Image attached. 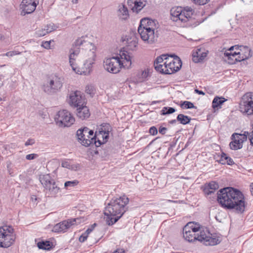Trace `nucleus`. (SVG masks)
Returning <instances> with one entry per match:
<instances>
[{
    "instance_id": "f257e3e1",
    "label": "nucleus",
    "mask_w": 253,
    "mask_h": 253,
    "mask_svg": "<svg viewBox=\"0 0 253 253\" xmlns=\"http://www.w3.org/2000/svg\"><path fill=\"white\" fill-rule=\"evenodd\" d=\"M96 47L82 37L77 39L70 50L69 63L73 71L82 74L89 71L96 56Z\"/></svg>"
},
{
    "instance_id": "f03ea898",
    "label": "nucleus",
    "mask_w": 253,
    "mask_h": 253,
    "mask_svg": "<svg viewBox=\"0 0 253 253\" xmlns=\"http://www.w3.org/2000/svg\"><path fill=\"white\" fill-rule=\"evenodd\" d=\"M217 200L222 207L227 209H233L238 213H242L245 209L244 195L238 189L226 187L217 193Z\"/></svg>"
},
{
    "instance_id": "7ed1b4c3",
    "label": "nucleus",
    "mask_w": 253,
    "mask_h": 253,
    "mask_svg": "<svg viewBox=\"0 0 253 253\" xmlns=\"http://www.w3.org/2000/svg\"><path fill=\"white\" fill-rule=\"evenodd\" d=\"M183 235L189 242L198 240L206 246H214L219 243L218 239L212 237L208 229H202L198 224L194 222H189L184 227Z\"/></svg>"
},
{
    "instance_id": "20e7f679",
    "label": "nucleus",
    "mask_w": 253,
    "mask_h": 253,
    "mask_svg": "<svg viewBox=\"0 0 253 253\" xmlns=\"http://www.w3.org/2000/svg\"><path fill=\"white\" fill-rule=\"evenodd\" d=\"M128 202L129 199L125 195L111 199L104 211L109 225L115 223L123 216L126 211V207Z\"/></svg>"
},
{
    "instance_id": "39448f33",
    "label": "nucleus",
    "mask_w": 253,
    "mask_h": 253,
    "mask_svg": "<svg viewBox=\"0 0 253 253\" xmlns=\"http://www.w3.org/2000/svg\"><path fill=\"white\" fill-rule=\"evenodd\" d=\"M62 85V79L56 74H52L47 77L42 89L46 93L51 94L59 91Z\"/></svg>"
},
{
    "instance_id": "423d86ee",
    "label": "nucleus",
    "mask_w": 253,
    "mask_h": 253,
    "mask_svg": "<svg viewBox=\"0 0 253 253\" xmlns=\"http://www.w3.org/2000/svg\"><path fill=\"white\" fill-rule=\"evenodd\" d=\"M193 15L192 9L190 7H172L170 9V19L176 22L185 23L189 20Z\"/></svg>"
},
{
    "instance_id": "0eeeda50",
    "label": "nucleus",
    "mask_w": 253,
    "mask_h": 253,
    "mask_svg": "<svg viewBox=\"0 0 253 253\" xmlns=\"http://www.w3.org/2000/svg\"><path fill=\"white\" fill-rule=\"evenodd\" d=\"M16 237L14 229L11 226L0 227V247L7 248L15 242Z\"/></svg>"
},
{
    "instance_id": "6e6552de",
    "label": "nucleus",
    "mask_w": 253,
    "mask_h": 253,
    "mask_svg": "<svg viewBox=\"0 0 253 253\" xmlns=\"http://www.w3.org/2000/svg\"><path fill=\"white\" fill-rule=\"evenodd\" d=\"M39 179L44 188L45 194L48 197H54L59 192L60 188L49 174L41 175Z\"/></svg>"
},
{
    "instance_id": "1a4fd4ad",
    "label": "nucleus",
    "mask_w": 253,
    "mask_h": 253,
    "mask_svg": "<svg viewBox=\"0 0 253 253\" xmlns=\"http://www.w3.org/2000/svg\"><path fill=\"white\" fill-rule=\"evenodd\" d=\"M169 58L165 61L163 71L161 72L164 74H171L174 73L180 70L182 66V62L180 58L177 56L169 55Z\"/></svg>"
},
{
    "instance_id": "9d476101",
    "label": "nucleus",
    "mask_w": 253,
    "mask_h": 253,
    "mask_svg": "<svg viewBox=\"0 0 253 253\" xmlns=\"http://www.w3.org/2000/svg\"><path fill=\"white\" fill-rule=\"evenodd\" d=\"M55 120L60 126L69 127L75 122V118L70 112L66 110L59 111L56 115Z\"/></svg>"
},
{
    "instance_id": "9b49d317",
    "label": "nucleus",
    "mask_w": 253,
    "mask_h": 253,
    "mask_svg": "<svg viewBox=\"0 0 253 253\" xmlns=\"http://www.w3.org/2000/svg\"><path fill=\"white\" fill-rule=\"evenodd\" d=\"M240 111L247 115L253 114V93L248 92L242 98L239 106Z\"/></svg>"
},
{
    "instance_id": "f8f14e48",
    "label": "nucleus",
    "mask_w": 253,
    "mask_h": 253,
    "mask_svg": "<svg viewBox=\"0 0 253 253\" xmlns=\"http://www.w3.org/2000/svg\"><path fill=\"white\" fill-rule=\"evenodd\" d=\"M104 69L108 72L117 74L120 72L122 68V63L119 56L112 57L105 59L103 62Z\"/></svg>"
},
{
    "instance_id": "ddd939ff",
    "label": "nucleus",
    "mask_w": 253,
    "mask_h": 253,
    "mask_svg": "<svg viewBox=\"0 0 253 253\" xmlns=\"http://www.w3.org/2000/svg\"><path fill=\"white\" fill-rule=\"evenodd\" d=\"M86 103L84 95L80 91H76L71 93L70 95V105L75 107L83 106Z\"/></svg>"
},
{
    "instance_id": "4468645a",
    "label": "nucleus",
    "mask_w": 253,
    "mask_h": 253,
    "mask_svg": "<svg viewBox=\"0 0 253 253\" xmlns=\"http://www.w3.org/2000/svg\"><path fill=\"white\" fill-rule=\"evenodd\" d=\"M79 218H73L64 220L55 225L52 229L54 232H65L72 225H76Z\"/></svg>"
},
{
    "instance_id": "2eb2a0df",
    "label": "nucleus",
    "mask_w": 253,
    "mask_h": 253,
    "mask_svg": "<svg viewBox=\"0 0 253 253\" xmlns=\"http://www.w3.org/2000/svg\"><path fill=\"white\" fill-rule=\"evenodd\" d=\"M38 3V0H23L20 5L22 9L21 14L25 15L26 14L32 13L36 9Z\"/></svg>"
},
{
    "instance_id": "dca6fc26",
    "label": "nucleus",
    "mask_w": 253,
    "mask_h": 253,
    "mask_svg": "<svg viewBox=\"0 0 253 253\" xmlns=\"http://www.w3.org/2000/svg\"><path fill=\"white\" fill-rule=\"evenodd\" d=\"M138 32L140 36L141 39L148 43H153L157 37L155 34V31L153 30L143 29L142 28H138Z\"/></svg>"
},
{
    "instance_id": "f3484780",
    "label": "nucleus",
    "mask_w": 253,
    "mask_h": 253,
    "mask_svg": "<svg viewBox=\"0 0 253 253\" xmlns=\"http://www.w3.org/2000/svg\"><path fill=\"white\" fill-rule=\"evenodd\" d=\"M141 27L143 29H150L155 31L157 28V21L148 18H143L140 20L138 28H141Z\"/></svg>"
},
{
    "instance_id": "a211bd4d",
    "label": "nucleus",
    "mask_w": 253,
    "mask_h": 253,
    "mask_svg": "<svg viewBox=\"0 0 253 253\" xmlns=\"http://www.w3.org/2000/svg\"><path fill=\"white\" fill-rule=\"evenodd\" d=\"M95 138L96 140V147L100 146L102 144L106 143L109 138V131L101 130L99 131L98 132L96 131L94 135Z\"/></svg>"
},
{
    "instance_id": "6ab92c4d",
    "label": "nucleus",
    "mask_w": 253,
    "mask_h": 253,
    "mask_svg": "<svg viewBox=\"0 0 253 253\" xmlns=\"http://www.w3.org/2000/svg\"><path fill=\"white\" fill-rule=\"evenodd\" d=\"M233 140L229 144L230 147L232 150L241 149L243 146L244 139L241 138V134L234 133L232 135Z\"/></svg>"
},
{
    "instance_id": "aec40b11",
    "label": "nucleus",
    "mask_w": 253,
    "mask_h": 253,
    "mask_svg": "<svg viewBox=\"0 0 253 253\" xmlns=\"http://www.w3.org/2000/svg\"><path fill=\"white\" fill-rule=\"evenodd\" d=\"M236 51L239 62L247 59L251 56V49L247 46H239L238 50Z\"/></svg>"
},
{
    "instance_id": "412c9836",
    "label": "nucleus",
    "mask_w": 253,
    "mask_h": 253,
    "mask_svg": "<svg viewBox=\"0 0 253 253\" xmlns=\"http://www.w3.org/2000/svg\"><path fill=\"white\" fill-rule=\"evenodd\" d=\"M169 57V54H162L156 58L154 62V66L157 71L161 73L165 65L164 60L167 61Z\"/></svg>"
},
{
    "instance_id": "4be33fe9",
    "label": "nucleus",
    "mask_w": 253,
    "mask_h": 253,
    "mask_svg": "<svg viewBox=\"0 0 253 253\" xmlns=\"http://www.w3.org/2000/svg\"><path fill=\"white\" fill-rule=\"evenodd\" d=\"M208 51L204 49H197L195 51H193L192 54V60L193 62L198 63L202 61L207 56Z\"/></svg>"
},
{
    "instance_id": "5701e85b",
    "label": "nucleus",
    "mask_w": 253,
    "mask_h": 253,
    "mask_svg": "<svg viewBox=\"0 0 253 253\" xmlns=\"http://www.w3.org/2000/svg\"><path fill=\"white\" fill-rule=\"evenodd\" d=\"M121 63H122V68L128 69L131 65V57L127 51H123L120 54Z\"/></svg>"
},
{
    "instance_id": "b1692460",
    "label": "nucleus",
    "mask_w": 253,
    "mask_h": 253,
    "mask_svg": "<svg viewBox=\"0 0 253 253\" xmlns=\"http://www.w3.org/2000/svg\"><path fill=\"white\" fill-rule=\"evenodd\" d=\"M90 113L85 104L77 107V116L81 120H84L90 116Z\"/></svg>"
},
{
    "instance_id": "393cba45",
    "label": "nucleus",
    "mask_w": 253,
    "mask_h": 253,
    "mask_svg": "<svg viewBox=\"0 0 253 253\" xmlns=\"http://www.w3.org/2000/svg\"><path fill=\"white\" fill-rule=\"evenodd\" d=\"M223 58L226 62L230 64H234L236 63V62H239L237 59L236 51L232 52L226 51L224 53Z\"/></svg>"
},
{
    "instance_id": "a878e982",
    "label": "nucleus",
    "mask_w": 253,
    "mask_h": 253,
    "mask_svg": "<svg viewBox=\"0 0 253 253\" xmlns=\"http://www.w3.org/2000/svg\"><path fill=\"white\" fill-rule=\"evenodd\" d=\"M118 15L122 20H126L129 17L128 10L125 4L122 3L119 5Z\"/></svg>"
},
{
    "instance_id": "bb28decb",
    "label": "nucleus",
    "mask_w": 253,
    "mask_h": 253,
    "mask_svg": "<svg viewBox=\"0 0 253 253\" xmlns=\"http://www.w3.org/2000/svg\"><path fill=\"white\" fill-rule=\"evenodd\" d=\"M128 5L133 12L138 13L144 7L145 4L142 0H138L132 3L128 4Z\"/></svg>"
},
{
    "instance_id": "cd10ccee",
    "label": "nucleus",
    "mask_w": 253,
    "mask_h": 253,
    "mask_svg": "<svg viewBox=\"0 0 253 253\" xmlns=\"http://www.w3.org/2000/svg\"><path fill=\"white\" fill-rule=\"evenodd\" d=\"M78 139L83 146L85 147H88L90 145H95V144H96V140L95 136L92 137L91 138H89L87 136H84L83 138Z\"/></svg>"
},
{
    "instance_id": "c85d7f7f",
    "label": "nucleus",
    "mask_w": 253,
    "mask_h": 253,
    "mask_svg": "<svg viewBox=\"0 0 253 253\" xmlns=\"http://www.w3.org/2000/svg\"><path fill=\"white\" fill-rule=\"evenodd\" d=\"M218 162L222 165L227 164L228 165H232L234 164L233 160L224 152L221 153Z\"/></svg>"
},
{
    "instance_id": "c756f323",
    "label": "nucleus",
    "mask_w": 253,
    "mask_h": 253,
    "mask_svg": "<svg viewBox=\"0 0 253 253\" xmlns=\"http://www.w3.org/2000/svg\"><path fill=\"white\" fill-rule=\"evenodd\" d=\"M226 100H227L223 97L216 96L212 101V107L214 109L218 108V107H220V105Z\"/></svg>"
},
{
    "instance_id": "7c9ffc66",
    "label": "nucleus",
    "mask_w": 253,
    "mask_h": 253,
    "mask_svg": "<svg viewBox=\"0 0 253 253\" xmlns=\"http://www.w3.org/2000/svg\"><path fill=\"white\" fill-rule=\"evenodd\" d=\"M37 246L40 249L49 250L52 248V243L48 241H41L38 243Z\"/></svg>"
},
{
    "instance_id": "2f4dec72",
    "label": "nucleus",
    "mask_w": 253,
    "mask_h": 253,
    "mask_svg": "<svg viewBox=\"0 0 253 253\" xmlns=\"http://www.w3.org/2000/svg\"><path fill=\"white\" fill-rule=\"evenodd\" d=\"M191 119L187 116L182 114H179L177 116L176 120L182 125H186L190 123Z\"/></svg>"
},
{
    "instance_id": "473e14b6",
    "label": "nucleus",
    "mask_w": 253,
    "mask_h": 253,
    "mask_svg": "<svg viewBox=\"0 0 253 253\" xmlns=\"http://www.w3.org/2000/svg\"><path fill=\"white\" fill-rule=\"evenodd\" d=\"M89 130V128L87 127H84L83 128L78 129L76 134L78 139L83 138L84 136H87Z\"/></svg>"
},
{
    "instance_id": "72a5a7b5",
    "label": "nucleus",
    "mask_w": 253,
    "mask_h": 253,
    "mask_svg": "<svg viewBox=\"0 0 253 253\" xmlns=\"http://www.w3.org/2000/svg\"><path fill=\"white\" fill-rule=\"evenodd\" d=\"M149 75L148 69L144 70V71H141L137 74L138 81L140 82H142L144 81Z\"/></svg>"
},
{
    "instance_id": "f704fd0d",
    "label": "nucleus",
    "mask_w": 253,
    "mask_h": 253,
    "mask_svg": "<svg viewBox=\"0 0 253 253\" xmlns=\"http://www.w3.org/2000/svg\"><path fill=\"white\" fill-rule=\"evenodd\" d=\"M180 107L182 109H191L196 108L194 105L193 103L190 101H184L181 104Z\"/></svg>"
},
{
    "instance_id": "c9c22d12",
    "label": "nucleus",
    "mask_w": 253,
    "mask_h": 253,
    "mask_svg": "<svg viewBox=\"0 0 253 253\" xmlns=\"http://www.w3.org/2000/svg\"><path fill=\"white\" fill-rule=\"evenodd\" d=\"M175 109L174 108L169 107H165L162 110V115H167L172 114L175 112Z\"/></svg>"
},
{
    "instance_id": "e433bc0d",
    "label": "nucleus",
    "mask_w": 253,
    "mask_h": 253,
    "mask_svg": "<svg viewBox=\"0 0 253 253\" xmlns=\"http://www.w3.org/2000/svg\"><path fill=\"white\" fill-rule=\"evenodd\" d=\"M58 27L53 23H50L44 26V28L46 30L47 33H49L53 31H55Z\"/></svg>"
},
{
    "instance_id": "4c0bfd02",
    "label": "nucleus",
    "mask_w": 253,
    "mask_h": 253,
    "mask_svg": "<svg viewBox=\"0 0 253 253\" xmlns=\"http://www.w3.org/2000/svg\"><path fill=\"white\" fill-rule=\"evenodd\" d=\"M208 187H209L214 192L218 188V184L217 183L214 181H211L210 182L208 185H206Z\"/></svg>"
},
{
    "instance_id": "58836bf2",
    "label": "nucleus",
    "mask_w": 253,
    "mask_h": 253,
    "mask_svg": "<svg viewBox=\"0 0 253 253\" xmlns=\"http://www.w3.org/2000/svg\"><path fill=\"white\" fill-rule=\"evenodd\" d=\"M61 166L63 168H65L68 169H74V167H73V166L72 165H71L69 162L68 160L62 161L61 163Z\"/></svg>"
},
{
    "instance_id": "ea45409f",
    "label": "nucleus",
    "mask_w": 253,
    "mask_h": 253,
    "mask_svg": "<svg viewBox=\"0 0 253 253\" xmlns=\"http://www.w3.org/2000/svg\"><path fill=\"white\" fill-rule=\"evenodd\" d=\"M47 32L44 28H42L36 32L35 34L37 37H41L47 34Z\"/></svg>"
},
{
    "instance_id": "a19ab883",
    "label": "nucleus",
    "mask_w": 253,
    "mask_h": 253,
    "mask_svg": "<svg viewBox=\"0 0 253 253\" xmlns=\"http://www.w3.org/2000/svg\"><path fill=\"white\" fill-rule=\"evenodd\" d=\"M79 182L78 180H75L73 181H66L65 184L64 186L65 187H74L76 185H77L78 184Z\"/></svg>"
},
{
    "instance_id": "79ce46f5",
    "label": "nucleus",
    "mask_w": 253,
    "mask_h": 253,
    "mask_svg": "<svg viewBox=\"0 0 253 253\" xmlns=\"http://www.w3.org/2000/svg\"><path fill=\"white\" fill-rule=\"evenodd\" d=\"M20 54V52H19L18 51L14 50V51H8L7 52H6L4 54V55L8 56V57H12L14 55H18Z\"/></svg>"
},
{
    "instance_id": "37998d69",
    "label": "nucleus",
    "mask_w": 253,
    "mask_h": 253,
    "mask_svg": "<svg viewBox=\"0 0 253 253\" xmlns=\"http://www.w3.org/2000/svg\"><path fill=\"white\" fill-rule=\"evenodd\" d=\"M204 192L206 195H209L214 192L206 185L204 189Z\"/></svg>"
},
{
    "instance_id": "c03bdc74",
    "label": "nucleus",
    "mask_w": 253,
    "mask_h": 253,
    "mask_svg": "<svg viewBox=\"0 0 253 253\" xmlns=\"http://www.w3.org/2000/svg\"><path fill=\"white\" fill-rule=\"evenodd\" d=\"M193 1L197 4L199 5H204L207 3L209 0H192Z\"/></svg>"
},
{
    "instance_id": "a18cd8bd",
    "label": "nucleus",
    "mask_w": 253,
    "mask_h": 253,
    "mask_svg": "<svg viewBox=\"0 0 253 253\" xmlns=\"http://www.w3.org/2000/svg\"><path fill=\"white\" fill-rule=\"evenodd\" d=\"M38 157V155L37 154H31L27 155L26 159L28 160H34Z\"/></svg>"
},
{
    "instance_id": "49530a36",
    "label": "nucleus",
    "mask_w": 253,
    "mask_h": 253,
    "mask_svg": "<svg viewBox=\"0 0 253 253\" xmlns=\"http://www.w3.org/2000/svg\"><path fill=\"white\" fill-rule=\"evenodd\" d=\"M51 42V41L42 42V46H43L44 48L49 49L50 48Z\"/></svg>"
},
{
    "instance_id": "de8ad7c7",
    "label": "nucleus",
    "mask_w": 253,
    "mask_h": 253,
    "mask_svg": "<svg viewBox=\"0 0 253 253\" xmlns=\"http://www.w3.org/2000/svg\"><path fill=\"white\" fill-rule=\"evenodd\" d=\"M149 133L153 135H155L158 133L157 128L155 126H152L149 129Z\"/></svg>"
},
{
    "instance_id": "09e8293b",
    "label": "nucleus",
    "mask_w": 253,
    "mask_h": 253,
    "mask_svg": "<svg viewBox=\"0 0 253 253\" xmlns=\"http://www.w3.org/2000/svg\"><path fill=\"white\" fill-rule=\"evenodd\" d=\"M250 135H252V132L249 133L248 131H244V134H241V138L244 139V141L247 140V136H248L249 137Z\"/></svg>"
},
{
    "instance_id": "8fccbe9b",
    "label": "nucleus",
    "mask_w": 253,
    "mask_h": 253,
    "mask_svg": "<svg viewBox=\"0 0 253 253\" xmlns=\"http://www.w3.org/2000/svg\"><path fill=\"white\" fill-rule=\"evenodd\" d=\"M35 142V141L34 139H29L27 140V141L25 142V145L26 146H29V145H32L34 144Z\"/></svg>"
},
{
    "instance_id": "3c124183",
    "label": "nucleus",
    "mask_w": 253,
    "mask_h": 253,
    "mask_svg": "<svg viewBox=\"0 0 253 253\" xmlns=\"http://www.w3.org/2000/svg\"><path fill=\"white\" fill-rule=\"evenodd\" d=\"M87 235H86L85 234H83L82 235H81L80 238H79V241L80 242H84L86 239H87Z\"/></svg>"
},
{
    "instance_id": "603ef678",
    "label": "nucleus",
    "mask_w": 253,
    "mask_h": 253,
    "mask_svg": "<svg viewBox=\"0 0 253 253\" xmlns=\"http://www.w3.org/2000/svg\"><path fill=\"white\" fill-rule=\"evenodd\" d=\"M167 128L165 127L160 126L159 131L160 133L162 134H165L166 132Z\"/></svg>"
},
{
    "instance_id": "864d4df0",
    "label": "nucleus",
    "mask_w": 253,
    "mask_h": 253,
    "mask_svg": "<svg viewBox=\"0 0 253 253\" xmlns=\"http://www.w3.org/2000/svg\"><path fill=\"white\" fill-rule=\"evenodd\" d=\"M239 48V45H235V46H231L229 49H228V51L229 52H231L232 51H233L234 49H236V51H237L238 50Z\"/></svg>"
},
{
    "instance_id": "5fc2aeb1",
    "label": "nucleus",
    "mask_w": 253,
    "mask_h": 253,
    "mask_svg": "<svg viewBox=\"0 0 253 253\" xmlns=\"http://www.w3.org/2000/svg\"><path fill=\"white\" fill-rule=\"evenodd\" d=\"M94 132L92 130H89V132L87 135V137L89 138H91L92 137H94Z\"/></svg>"
},
{
    "instance_id": "6e6d98bb",
    "label": "nucleus",
    "mask_w": 253,
    "mask_h": 253,
    "mask_svg": "<svg viewBox=\"0 0 253 253\" xmlns=\"http://www.w3.org/2000/svg\"><path fill=\"white\" fill-rule=\"evenodd\" d=\"M195 92L199 94L205 95V93L203 91L198 90V89H195Z\"/></svg>"
},
{
    "instance_id": "4d7b16f0",
    "label": "nucleus",
    "mask_w": 253,
    "mask_h": 253,
    "mask_svg": "<svg viewBox=\"0 0 253 253\" xmlns=\"http://www.w3.org/2000/svg\"><path fill=\"white\" fill-rule=\"evenodd\" d=\"M113 253H125V251L123 249H118L115 251Z\"/></svg>"
},
{
    "instance_id": "13d9d810",
    "label": "nucleus",
    "mask_w": 253,
    "mask_h": 253,
    "mask_svg": "<svg viewBox=\"0 0 253 253\" xmlns=\"http://www.w3.org/2000/svg\"><path fill=\"white\" fill-rule=\"evenodd\" d=\"M85 91H86V92L87 93H89V94H91V90H90V89H89V86H87V87H86Z\"/></svg>"
},
{
    "instance_id": "bf43d9fd",
    "label": "nucleus",
    "mask_w": 253,
    "mask_h": 253,
    "mask_svg": "<svg viewBox=\"0 0 253 253\" xmlns=\"http://www.w3.org/2000/svg\"><path fill=\"white\" fill-rule=\"evenodd\" d=\"M251 194L253 196V183H252L251 185Z\"/></svg>"
},
{
    "instance_id": "052dcab7",
    "label": "nucleus",
    "mask_w": 253,
    "mask_h": 253,
    "mask_svg": "<svg viewBox=\"0 0 253 253\" xmlns=\"http://www.w3.org/2000/svg\"><path fill=\"white\" fill-rule=\"evenodd\" d=\"M92 231V229H87L86 231H85V233H86V235H87L89 233H90Z\"/></svg>"
},
{
    "instance_id": "680f3d73",
    "label": "nucleus",
    "mask_w": 253,
    "mask_h": 253,
    "mask_svg": "<svg viewBox=\"0 0 253 253\" xmlns=\"http://www.w3.org/2000/svg\"><path fill=\"white\" fill-rule=\"evenodd\" d=\"M176 120H172L169 122V123L171 124H173L176 123Z\"/></svg>"
},
{
    "instance_id": "e2e57ef3",
    "label": "nucleus",
    "mask_w": 253,
    "mask_h": 253,
    "mask_svg": "<svg viewBox=\"0 0 253 253\" xmlns=\"http://www.w3.org/2000/svg\"><path fill=\"white\" fill-rule=\"evenodd\" d=\"M131 42L133 44L134 47H135L136 46V45H137V43L135 41H132Z\"/></svg>"
},
{
    "instance_id": "0e129e2a",
    "label": "nucleus",
    "mask_w": 253,
    "mask_h": 253,
    "mask_svg": "<svg viewBox=\"0 0 253 253\" xmlns=\"http://www.w3.org/2000/svg\"><path fill=\"white\" fill-rule=\"evenodd\" d=\"M72 2L73 3H77L78 0H72Z\"/></svg>"
},
{
    "instance_id": "69168bd1",
    "label": "nucleus",
    "mask_w": 253,
    "mask_h": 253,
    "mask_svg": "<svg viewBox=\"0 0 253 253\" xmlns=\"http://www.w3.org/2000/svg\"><path fill=\"white\" fill-rule=\"evenodd\" d=\"M2 38V36L1 35V34H0V40Z\"/></svg>"
},
{
    "instance_id": "338daca9",
    "label": "nucleus",
    "mask_w": 253,
    "mask_h": 253,
    "mask_svg": "<svg viewBox=\"0 0 253 253\" xmlns=\"http://www.w3.org/2000/svg\"><path fill=\"white\" fill-rule=\"evenodd\" d=\"M1 100V98H0V100Z\"/></svg>"
}]
</instances>
